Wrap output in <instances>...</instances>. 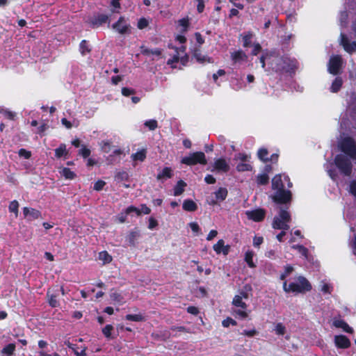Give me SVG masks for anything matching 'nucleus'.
<instances>
[{
  "label": "nucleus",
  "instance_id": "1",
  "mask_svg": "<svg viewBox=\"0 0 356 356\" xmlns=\"http://www.w3.org/2000/svg\"><path fill=\"white\" fill-rule=\"evenodd\" d=\"M267 61L269 68L279 74L295 73L296 62L286 56L270 54L267 56Z\"/></svg>",
  "mask_w": 356,
  "mask_h": 356
},
{
  "label": "nucleus",
  "instance_id": "2",
  "mask_svg": "<svg viewBox=\"0 0 356 356\" xmlns=\"http://www.w3.org/2000/svg\"><path fill=\"white\" fill-rule=\"evenodd\" d=\"M248 298V293L247 291H241L239 294L236 295L232 300V305L236 307L234 310V313L239 318L244 319L246 318L250 312L248 311V305L243 301V299Z\"/></svg>",
  "mask_w": 356,
  "mask_h": 356
},
{
  "label": "nucleus",
  "instance_id": "3",
  "mask_svg": "<svg viewBox=\"0 0 356 356\" xmlns=\"http://www.w3.org/2000/svg\"><path fill=\"white\" fill-rule=\"evenodd\" d=\"M283 289L286 293H304L310 291L312 286L306 278L300 276L298 278V283L293 282L287 285L286 282L284 281Z\"/></svg>",
  "mask_w": 356,
  "mask_h": 356
},
{
  "label": "nucleus",
  "instance_id": "4",
  "mask_svg": "<svg viewBox=\"0 0 356 356\" xmlns=\"http://www.w3.org/2000/svg\"><path fill=\"white\" fill-rule=\"evenodd\" d=\"M351 159L350 157L342 154H337L334 159L336 167L341 174L346 177H349L352 174L353 164Z\"/></svg>",
  "mask_w": 356,
  "mask_h": 356
},
{
  "label": "nucleus",
  "instance_id": "5",
  "mask_svg": "<svg viewBox=\"0 0 356 356\" xmlns=\"http://www.w3.org/2000/svg\"><path fill=\"white\" fill-rule=\"evenodd\" d=\"M181 163L187 165H195L197 164L206 165L207 161L205 154L202 152L191 153L188 156L181 159Z\"/></svg>",
  "mask_w": 356,
  "mask_h": 356
},
{
  "label": "nucleus",
  "instance_id": "6",
  "mask_svg": "<svg viewBox=\"0 0 356 356\" xmlns=\"http://www.w3.org/2000/svg\"><path fill=\"white\" fill-rule=\"evenodd\" d=\"M92 29H97L105 24H110L109 16L104 13H97L90 17L87 21Z\"/></svg>",
  "mask_w": 356,
  "mask_h": 356
},
{
  "label": "nucleus",
  "instance_id": "7",
  "mask_svg": "<svg viewBox=\"0 0 356 356\" xmlns=\"http://www.w3.org/2000/svg\"><path fill=\"white\" fill-rule=\"evenodd\" d=\"M343 60L340 55L332 56L329 60L327 70L330 74L337 75L340 72Z\"/></svg>",
  "mask_w": 356,
  "mask_h": 356
},
{
  "label": "nucleus",
  "instance_id": "8",
  "mask_svg": "<svg viewBox=\"0 0 356 356\" xmlns=\"http://www.w3.org/2000/svg\"><path fill=\"white\" fill-rule=\"evenodd\" d=\"M292 194L290 191L285 190L284 188L277 190L273 196L274 202L280 204H286L291 200Z\"/></svg>",
  "mask_w": 356,
  "mask_h": 356
},
{
  "label": "nucleus",
  "instance_id": "9",
  "mask_svg": "<svg viewBox=\"0 0 356 356\" xmlns=\"http://www.w3.org/2000/svg\"><path fill=\"white\" fill-rule=\"evenodd\" d=\"M112 27L122 35L130 33L131 32V26L127 23L124 17L122 16L120 17L118 20L112 25Z\"/></svg>",
  "mask_w": 356,
  "mask_h": 356
},
{
  "label": "nucleus",
  "instance_id": "10",
  "mask_svg": "<svg viewBox=\"0 0 356 356\" xmlns=\"http://www.w3.org/2000/svg\"><path fill=\"white\" fill-rule=\"evenodd\" d=\"M245 214L249 220L254 222L264 220L266 216V211L264 209H256L252 211H247Z\"/></svg>",
  "mask_w": 356,
  "mask_h": 356
},
{
  "label": "nucleus",
  "instance_id": "11",
  "mask_svg": "<svg viewBox=\"0 0 356 356\" xmlns=\"http://www.w3.org/2000/svg\"><path fill=\"white\" fill-rule=\"evenodd\" d=\"M151 209L146 204H141L140 208H137L134 206H129L126 209L125 213L129 215L131 213H136L137 216L141 214H149Z\"/></svg>",
  "mask_w": 356,
  "mask_h": 356
},
{
  "label": "nucleus",
  "instance_id": "12",
  "mask_svg": "<svg viewBox=\"0 0 356 356\" xmlns=\"http://www.w3.org/2000/svg\"><path fill=\"white\" fill-rule=\"evenodd\" d=\"M22 210L24 218L28 221L35 220L41 216L40 211L31 207H25Z\"/></svg>",
  "mask_w": 356,
  "mask_h": 356
},
{
  "label": "nucleus",
  "instance_id": "13",
  "mask_svg": "<svg viewBox=\"0 0 356 356\" xmlns=\"http://www.w3.org/2000/svg\"><path fill=\"white\" fill-rule=\"evenodd\" d=\"M213 167L212 171L223 173H227L230 169L229 164L224 158L217 159L214 161Z\"/></svg>",
  "mask_w": 356,
  "mask_h": 356
},
{
  "label": "nucleus",
  "instance_id": "14",
  "mask_svg": "<svg viewBox=\"0 0 356 356\" xmlns=\"http://www.w3.org/2000/svg\"><path fill=\"white\" fill-rule=\"evenodd\" d=\"M335 346L339 348H348L350 346V341L344 335H336L334 338Z\"/></svg>",
  "mask_w": 356,
  "mask_h": 356
},
{
  "label": "nucleus",
  "instance_id": "15",
  "mask_svg": "<svg viewBox=\"0 0 356 356\" xmlns=\"http://www.w3.org/2000/svg\"><path fill=\"white\" fill-rule=\"evenodd\" d=\"M213 250L217 254H223L224 255L228 254L230 246L229 245H225V241L222 239L219 240L216 244L213 246Z\"/></svg>",
  "mask_w": 356,
  "mask_h": 356
},
{
  "label": "nucleus",
  "instance_id": "16",
  "mask_svg": "<svg viewBox=\"0 0 356 356\" xmlns=\"http://www.w3.org/2000/svg\"><path fill=\"white\" fill-rule=\"evenodd\" d=\"M193 57H194L199 63H204L205 62L211 63V58L202 54L200 47H195L193 51Z\"/></svg>",
  "mask_w": 356,
  "mask_h": 356
},
{
  "label": "nucleus",
  "instance_id": "17",
  "mask_svg": "<svg viewBox=\"0 0 356 356\" xmlns=\"http://www.w3.org/2000/svg\"><path fill=\"white\" fill-rule=\"evenodd\" d=\"M291 220L289 212L285 209H281L278 216H275L273 222H289Z\"/></svg>",
  "mask_w": 356,
  "mask_h": 356
},
{
  "label": "nucleus",
  "instance_id": "18",
  "mask_svg": "<svg viewBox=\"0 0 356 356\" xmlns=\"http://www.w3.org/2000/svg\"><path fill=\"white\" fill-rule=\"evenodd\" d=\"M58 172L60 176L64 177L65 179L72 180L76 177V174L67 167L58 168Z\"/></svg>",
  "mask_w": 356,
  "mask_h": 356
},
{
  "label": "nucleus",
  "instance_id": "19",
  "mask_svg": "<svg viewBox=\"0 0 356 356\" xmlns=\"http://www.w3.org/2000/svg\"><path fill=\"white\" fill-rule=\"evenodd\" d=\"M140 53L143 56H149L150 55H154L156 56H161L162 54V49L156 48L155 49H149L147 47L142 45L140 47Z\"/></svg>",
  "mask_w": 356,
  "mask_h": 356
},
{
  "label": "nucleus",
  "instance_id": "20",
  "mask_svg": "<svg viewBox=\"0 0 356 356\" xmlns=\"http://www.w3.org/2000/svg\"><path fill=\"white\" fill-rule=\"evenodd\" d=\"M248 56L242 50H238L231 54V58L235 63L246 60Z\"/></svg>",
  "mask_w": 356,
  "mask_h": 356
},
{
  "label": "nucleus",
  "instance_id": "21",
  "mask_svg": "<svg viewBox=\"0 0 356 356\" xmlns=\"http://www.w3.org/2000/svg\"><path fill=\"white\" fill-rule=\"evenodd\" d=\"M332 325L335 327L342 329L346 332L352 333L353 332V330L341 319H334L332 322Z\"/></svg>",
  "mask_w": 356,
  "mask_h": 356
},
{
  "label": "nucleus",
  "instance_id": "22",
  "mask_svg": "<svg viewBox=\"0 0 356 356\" xmlns=\"http://www.w3.org/2000/svg\"><path fill=\"white\" fill-rule=\"evenodd\" d=\"M173 176V171L171 168L170 167H165L163 169L157 174L156 175V179L157 180H162L164 179H170Z\"/></svg>",
  "mask_w": 356,
  "mask_h": 356
},
{
  "label": "nucleus",
  "instance_id": "23",
  "mask_svg": "<svg viewBox=\"0 0 356 356\" xmlns=\"http://www.w3.org/2000/svg\"><path fill=\"white\" fill-rule=\"evenodd\" d=\"M92 51V47L89 44V41L83 40L79 44V51L81 56H84L88 54H90Z\"/></svg>",
  "mask_w": 356,
  "mask_h": 356
},
{
  "label": "nucleus",
  "instance_id": "24",
  "mask_svg": "<svg viewBox=\"0 0 356 356\" xmlns=\"http://www.w3.org/2000/svg\"><path fill=\"white\" fill-rule=\"evenodd\" d=\"M272 188L273 190H280L284 188V186L283 184L281 175L278 174L276 175L273 179H272Z\"/></svg>",
  "mask_w": 356,
  "mask_h": 356
},
{
  "label": "nucleus",
  "instance_id": "25",
  "mask_svg": "<svg viewBox=\"0 0 356 356\" xmlns=\"http://www.w3.org/2000/svg\"><path fill=\"white\" fill-rule=\"evenodd\" d=\"M182 208L186 211H195L197 210V206L193 200L187 199L184 201Z\"/></svg>",
  "mask_w": 356,
  "mask_h": 356
},
{
  "label": "nucleus",
  "instance_id": "26",
  "mask_svg": "<svg viewBox=\"0 0 356 356\" xmlns=\"http://www.w3.org/2000/svg\"><path fill=\"white\" fill-rule=\"evenodd\" d=\"M342 85V79L340 76H337L332 83L330 91L334 93L339 92L341 90Z\"/></svg>",
  "mask_w": 356,
  "mask_h": 356
},
{
  "label": "nucleus",
  "instance_id": "27",
  "mask_svg": "<svg viewBox=\"0 0 356 356\" xmlns=\"http://www.w3.org/2000/svg\"><path fill=\"white\" fill-rule=\"evenodd\" d=\"M186 186V183L183 180L177 181V184L174 187L173 193L175 196L181 195L184 191V188Z\"/></svg>",
  "mask_w": 356,
  "mask_h": 356
},
{
  "label": "nucleus",
  "instance_id": "28",
  "mask_svg": "<svg viewBox=\"0 0 356 356\" xmlns=\"http://www.w3.org/2000/svg\"><path fill=\"white\" fill-rule=\"evenodd\" d=\"M146 157L147 150L145 149H142L131 155V158L134 161H139L140 162L144 161Z\"/></svg>",
  "mask_w": 356,
  "mask_h": 356
},
{
  "label": "nucleus",
  "instance_id": "29",
  "mask_svg": "<svg viewBox=\"0 0 356 356\" xmlns=\"http://www.w3.org/2000/svg\"><path fill=\"white\" fill-rule=\"evenodd\" d=\"M269 176L266 173L259 174L256 178L258 186H266L269 183Z\"/></svg>",
  "mask_w": 356,
  "mask_h": 356
},
{
  "label": "nucleus",
  "instance_id": "30",
  "mask_svg": "<svg viewBox=\"0 0 356 356\" xmlns=\"http://www.w3.org/2000/svg\"><path fill=\"white\" fill-rule=\"evenodd\" d=\"M252 165L248 162H240L236 166V170L239 172L252 171Z\"/></svg>",
  "mask_w": 356,
  "mask_h": 356
},
{
  "label": "nucleus",
  "instance_id": "31",
  "mask_svg": "<svg viewBox=\"0 0 356 356\" xmlns=\"http://www.w3.org/2000/svg\"><path fill=\"white\" fill-rule=\"evenodd\" d=\"M68 154V152L66 149V145L63 143L60 144L58 148L55 149V156L56 158H60L62 156H66Z\"/></svg>",
  "mask_w": 356,
  "mask_h": 356
},
{
  "label": "nucleus",
  "instance_id": "32",
  "mask_svg": "<svg viewBox=\"0 0 356 356\" xmlns=\"http://www.w3.org/2000/svg\"><path fill=\"white\" fill-rule=\"evenodd\" d=\"M227 193V188L220 187L216 191L215 196L218 200L223 201L226 199Z\"/></svg>",
  "mask_w": 356,
  "mask_h": 356
},
{
  "label": "nucleus",
  "instance_id": "33",
  "mask_svg": "<svg viewBox=\"0 0 356 356\" xmlns=\"http://www.w3.org/2000/svg\"><path fill=\"white\" fill-rule=\"evenodd\" d=\"M98 258L102 261L103 264H109L113 259L112 257L106 251L99 252Z\"/></svg>",
  "mask_w": 356,
  "mask_h": 356
},
{
  "label": "nucleus",
  "instance_id": "34",
  "mask_svg": "<svg viewBox=\"0 0 356 356\" xmlns=\"http://www.w3.org/2000/svg\"><path fill=\"white\" fill-rule=\"evenodd\" d=\"M125 318L128 321H135V322H142L145 321V317L141 314H127L125 316Z\"/></svg>",
  "mask_w": 356,
  "mask_h": 356
},
{
  "label": "nucleus",
  "instance_id": "35",
  "mask_svg": "<svg viewBox=\"0 0 356 356\" xmlns=\"http://www.w3.org/2000/svg\"><path fill=\"white\" fill-rule=\"evenodd\" d=\"M319 288L321 291L326 294H330L332 290V285L325 281L321 282Z\"/></svg>",
  "mask_w": 356,
  "mask_h": 356
},
{
  "label": "nucleus",
  "instance_id": "36",
  "mask_svg": "<svg viewBox=\"0 0 356 356\" xmlns=\"http://www.w3.org/2000/svg\"><path fill=\"white\" fill-rule=\"evenodd\" d=\"M19 206V202L17 200L11 201L8 206L9 212L14 213L15 217L18 216Z\"/></svg>",
  "mask_w": 356,
  "mask_h": 356
},
{
  "label": "nucleus",
  "instance_id": "37",
  "mask_svg": "<svg viewBox=\"0 0 356 356\" xmlns=\"http://www.w3.org/2000/svg\"><path fill=\"white\" fill-rule=\"evenodd\" d=\"M268 151L266 148H260L257 152L258 158L264 163L268 161Z\"/></svg>",
  "mask_w": 356,
  "mask_h": 356
},
{
  "label": "nucleus",
  "instance_id": "38",
  "mask_svg": "<svg viewBox=\"0 0 356 356\" xmlns=\"http://www.w3.org/2000/svg\"><path fill=\"white\" fill-rule=\"evenodd\" d=\"M254 255V254L253 251H252V250L247 251L245 254V261L247 262L248 265L250 268L255 267V264L253 262Z\"/></svg>",
  "mask_w": 356,
  "mask_h": 356
},
{
  "label": "nucleus",
  "instance_id": "39",
  "mask_svg": "<svg viewBox=\"0 0 356 356\" xmlns=\"http://www.w3.org/2000/svg\"><path fill=\"white\" fill-rule=\"evenodd\" d=\"M110 297L111 300L117 303L122 304L124 302V298L123 296L117 291H113L111 293Z\"/></svg>",
  "mask_w": 356,
  "mask_h": 356
},
{
  "label": "nucleus",
  "instance_id": "40",
  "mask_svg": "<svg viewBox=\"0 0 356 356\" xmlns=\"http://www.w3.org/2000/svg\"><path fill=\"white\" fill-rule=\"evenodd\" d=\"M292 248L297 250L298 252L306 259H308V250L305 247L298 245H293Z\"/></svg>",
  "mask_w": 356,
  "mask_h": 356
},
{
  "label": "nucleus",
  "instance_id": "41",
  "mask_svg": "<svg viewBox=\"0 0 356 356\" xmlns=\"http://www.w3.org/2000/svg\"><path fill=\"white\" fill-rule=\"evenodd\" d=\"M115 180L118 181H128L129 179V174L125 171L118 172L115 176Z\"/></svg>",
  "mask_w": 356,
  "mask_h": 356
},
{
  "label": "nucleus",
  "instance_id": "42",
  "mask_svg": "<svg viewBox=\"0 0 356 356\" xmlns=\"http://www.w3.org/2000/svg\"><path fill=\"white\" fill-rule=\"evenodd\" d=\"M0 113L2 114L6 118L10 120H14L16 117V113L15 112L10 111L7 109H1L0 111Z\"/></svg>",
  "mask_w": 356,
  "mask_h": 356
},
{
  "label": "nucleus",
  "instance_id": "43",
  "mask_svg": "<svg viewBox=\"0 0 356 356\" xmlns=\"http://www.w3.org/2000/svg\"><path fill=\"white\" fill-rule=\"evenodd\" d=\"M91 151L86 145H82L81 148L79 150L78 154L81 156L83 159H87L90 156Z\"/></svg>",
  "mask_w": 356,
  "mask_h": 356
},
{
  "label": "nucleus",
  "instance_id": "44",
  "mask_svg": "<svg viewBox=\"0 0 356 356\" xmlns=\"http://www.w3.org/2000/svg\"><path fill=\"white\" fill-rule=\"evenodd\" d=\"M252 38V35L251 33H248L243 37V45L244 47H248L251 46Z\"/></svg>",
  "mask_w": 356,
  "mask_h": 356
},
{
  "label": "nucleus",
  "instance_id": "45",
  "mask_svg": "<svg viewBox=\"0 0 356 356\" xmlns=\"http://www.w3.org/2000/svg\"><path fill=\"white\" fill-rule=\"evenodd\" d=\"M145 125L148 127L150 131L155 130L158 127V123L156 120H149L145 122Z\"/></svg>",
  "mask_w": 356,
  "mask_h": 356
},
{
  "label": "nucleus",
  "instance_id": "46",
  "mask_svg": "<svg viewBox=\"0 0 356 356\" xmlns=\"http://www.w3.org/2000/svg\"><path fill=\"white\" fill-rule=\"evenodd\" d=\"M15 349V346L13 343H10L4 347L2 350V353L8 355H10L13 353Z\"/></svg>",
  "mask_w": 356,
  "mask_h": 356
},
{
  "label": "nucleus",
  "instance_id": "47",
  "mask_svg": "<svg viewBox=\"0 0 356 356\" xmlns=\"http://www.w3.org/2000/svg\"><path fill=\"white\" fill-rule=\"evenodd\" d=\"M235 159H238L241 162L246 163L250 161V156L245 153H239L236 156Z\"/></svg>",
  "mask_w": 356,
  "mask_h": 356
},
{
  "label": "nucleus",
  "instance_id": "48",
  "mask_svg": "<svg viewBox=\"0 0 356 356\" xmlns=\"http://www.w3.org/2000/svg\"><path fill=\"white\" fill-rule=\"evenodd\" d=\"M18 155L20 157H23L24 159H29L31 156V153L30 151H28L26 149L22 148L19 150Z\"/></svg>",
  "mask_w": 356,
  "mask_h": 356
},
{
  "label": "nucleus",
  "instance_id": "49",
  "mask_svg": "<svg viewBox=\"0 0 356 356\" xmlns=\"http://www.w3.org/2000/svg\"><path fill=\"white\" fill-rule=\"evenodd\" d=\"M113 330V327L111 325H107L103 328L102 332L106 337L111 338Z\"/></svg>",
  "mask_w": 356,
  "mask_h": 356
},
{
  "label": "nucleus",
  "instance_id": "50",
  "mask_svg": "<svg viewBox=\"0 0 356 356\" xmlns=\"http://www.w3.org/2000/svg\"><path fill=\"white\" fill-rule=\"evenodd\" d=\"M148 24V21L145 17H141L138 22L137 26L139 29H143L146 28Z\"/></svg>",
  "mask_w": 356,
  "mask_h": 356
},
{
  "label": "nucleus",
  "instance_id": "51",
  "mask_svg": "<svg viewBox=\"0 0 356 356\" xmlns=\"http://www.w3.org/2000/svg\"><path fill=\"white\" fill-rule=\"evenodd\" d=\"M276 334L283 335L285 333L286 328L282 323H277L275 328Z\"/></svg>",
  "mask_w": 356,
  "mask_h": 356
},
{
  "label": "nucleus",
  "instance_id": "52",
  "mask_svg": "<svg viewBox=\"0 0 356 356\" xmlns=\"http://www.w3.org/2000/svg\"><path fill=\"white\" fill-rule=\"evenodd\" d=\"M106 185V182L103 180H98L94 184V190L97 191H99L103 189L104 186Z\"/></svg>",
  "mask_w": 356,
  "mask_h": 356
},
{
  "label": "nucleus",
  "instance_id": "53",
  "mask_svg": "<svg viewBox=\"0 0 356 356\" xmlns=\"http://www.w3.org/2000/svg\"><path fill=\"white\" fill-rule=\"evenodd\" d=\"M222 324L225 327H227L229 326V325H236V321L232 319V318L228 317L224 321H222Z\"/></svg>",
  "mask_w": 356,
  "mask_h": 356
},
{
  "label": "nucleus",
  "instance_id": "54",
  "mask_svg": "<svg viewBox=\"0 0 356 356\" xmlns=\"http://www.w3.org/2000/svg\"><path fill=\"white\" fill-rule=\"evenodd\" d=\"M135 93V90L132 88L124 87L122 88V94L125 97H129L131 95H134Z\"/></svg>",
  "mask_w": 356,
  "mask_h": 356
},
{
  "label": "nucleus",
  "instance_id": "55",
  "mask_svg": "<svg viewBox=\"0 0 356 356\" xmlns=\"http://www.w3.org/2000/svg\"><path fill=\"white\" fill-rule=\"evenodd\" d=\"M179 24L181 26L184 28L183 32H185L187 31L188 27L189 26V22L188 19H181L179 20Z\"/></svg>",
  "mask_w": 356,
  "mask_h": 356
},
{
  "label": "nucleus",
  "instance_id": "56",
  "mask_svg": "<svg viewBox=\"0 0 356 356\" xmlns=\"http://www.w3.org/2000/svg\"><path fill=\"white\" fill-rule=\"evenodd\" d=\"M197 10L199 13H202L204 10V0H197Z\"/></svg>",
  "mask_w": 356,
  "mask_h": 356
},
{
  "label": "nucleus",
  "instance_id": "57",
  "mask_svg": "<svg viewBox=\"0 0 356 356\" xmlns=\"http://www.w3.org/2000/svg\"><path fill=\"white\" fill-rule=\"evenodd\" d=\"M49 303L52 307H58L59 303L58 300H56V296L51 295L50 296V298L49 300Z\"/></svg>",
  "mask_w": 356,
  "mask_h": 356
},
{
  "label": "nucleus",
  "instance_id": "58",
  "mask_svg": "<svg viewBox=\"0 0 356 356\" xmlns=\"http://www.w3.org/2000/svg\"><path fill=\"white\" fill-rule=\"evenodd\" d=\"M204 181L208 184H213L216 183V178L213 175H207L204 177Z\"/></svg>",
  "mask_w": 356,
  "mask_h": 356
},
{
  "label": "nucleus",
  "instance_id": "59",
  "mask_svg": "<svg viewBox=\"0 0 356 356\" xmlns=\"http://www.w3.org/2000/svg\"><path fill=\"white\" fill-rule=\"evenodd\" d=\"M241 334L243 335L251 337L256 335L257 334V332L256 330L253 329L251 330H243Z\"/></svg>",
  "mask_w": 356,
  "mask_h": 356
},
{
  "label": "nucleus",
  "instance_id": "60",
  "mask_svg": "<svg viewBox=\"0 0 356 356\" xmlns=\"http://www.w3.org/2000/svg\"><path fill=\"white\" fill-rule=\"evenodd\" d=\"M195 38L197 43H198L200 44V46L204 43V39L203 38V37L202 36V35L200 33H198V32L195 33Z\"/></svg>",
  "mask_w": 356,
  "mask_h": 356
},
{
  "label": "nucleus",
  "instance_id": "61",
  "mask_svg": "<svg viewBox=\"0 0 356 356\" xmlns=\"http://www.w3.org/2000/svg\"><path fill=\"white\" fill-rule=\"evenodd\" d=\"M263 243V238L261 236H255L253 240V245L256 247L259 246Z\"/></svg>",
  "mask_w": 356,
  "mask_h": 356
},
{
  "label": "nucleus",
  "instance_id": "62",
  "mask_svg": "<svg viewBox=\"0 0 356 356\" xmlns=\"http://www.w3.org/2000/svg\"><path fill=\"white\" fill-rule=\"evenodd\" d=\"M187 312L191 314L197 315L199 313V310L194 306H190L187 308Z\"/></svg>",
  "mask_w": 356,
  "mask_h": 356
},
{
  "label": "nucleus",
  "instance_id": "63",
  "mask_svg": "<svg viewBox=\"0 0 356 356\" xmlns=\"http://www.w3.org/2000/svg\"><path fill=\"white\" fill-rule=\"evenodd\" d=\"M61 123L64 125L67 129H71L72 127V124L71 122L67 120L66 118H63L61 119Z\"/></svg>",
  "mask_w": 356,
  "mask_h": 356
},
{
  "label": "nucleus",
  "instance_id": "64",
  "mask_svg": "<svg viewBox=\"0 0 356 356\" xmlns=\"http://www.w3.org/2000/svg\"><path fill=\"white\" fill-rule=\"evenodd\" d=\"M122 80V77L120 75L113 76L111 78L112 83L114 85H117L119 82Z\"/></svg>",
  "mask_w": 356,
  "mask_h": 356
}]
</instances>
